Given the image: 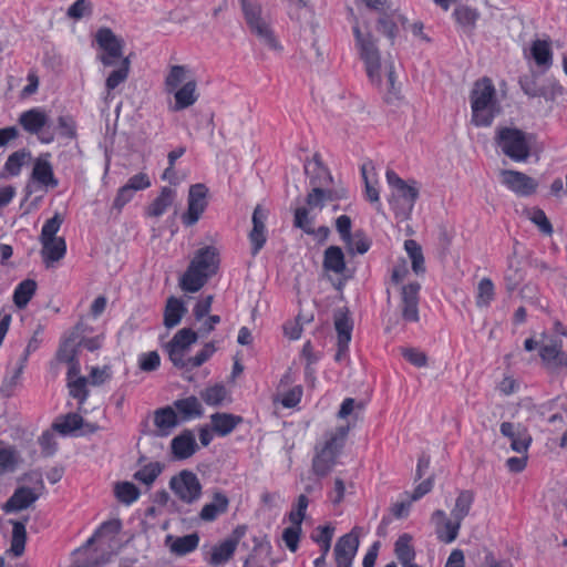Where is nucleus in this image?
<instances>
[{
  "mask_svg": "<svg viewBox=\"0 0 567 567\" xmlns=\"http://www.w3.org/2000/svg\"><path fill=\"white\" fill-rule=\"evenodd\" d=\"M80 326L78 324L72 332L62 341L56 352V358L61 362H70L78 360L79 348L81 347Z\"/></svg>",
  "mask_w": 567,
  "mask_h": 567,
  "instance_id": "21",
  "label": "nucleus"
},
{
  "mask_svg": "<svg viewBox=\"0 0 567 567\" xmlns=\"http://www.w3.org/2000/svg\"><path fill=\"white\" fill-rule=\"evenodd\" d=\"M161 364V358L157 351L143 353L140 357V369L145 372L157 370Z\"/></svg>",
  "mask_w": 567,
  "mask_h": 567,
  "instance_id": "64",
  "label": "nucleus"
},
{
  "mask_svg": "<svg viewBox=\"0 0 567 567\" xmlns=\"http://www.w3.org/2000/svg\"><path fill=\"white\" fill-rule=\"evenodd\" d=\"M95 40L103 54L99 55V60L104 66H113L117 59H123V49L125 42L117 37L110 28L103 27L96 31Z\"/></svg>",
  "mask_w": 567,
  "mask_h": 567,
  "instance_id": "5",
  "label": "nucleus"
},
{
  "mask_svg": "<svg viewBox=\"0 0 567 567\" xmlns=\"http://www.w3.org/2000/svg\"><path fill=\"white\" fill-rule=\"evenodd\" d=\"M530 54L538 66L549 68L551 65L553 53L549 41H534L530 48Z\"/></svg>",
  "mask_w": 567,
  "mask_h": 567,
  "instance_id": "39",
  "label": "nucleus"
},
{
  "mask_svg": "<svg viewBox=\"0 0 567 567\" xmlns=\"http://www.w3.org/2000/svg\"><path fill=\"white\" fill-rule=\"evenodd\" d=\"M456 21L465 28L473 29L476 20L478 19V12L475 9L468 7H458L454 10Z\"/></svg>",
  "mask_w": 567,
  "mask_h": 567,
  "instance_id": "57",
  "label": "nucleus"
},
{
  "mask_svg": "<svg viewBox=\"0 0 567 567\" xmlns=\"http://www.w3.org/2000/svg\"><path fill=\"white\" fill-rule=\"evenodd\" d=\"M62 223L63 218L60 214H55L52 218L48 219L42 227L40 241H51L53 238H58L56 233L59 231Z\"/></svg>",
  "mask_w": 567,
  "mask_h": 567,
  "instance_id": "58",
  "label": "nucleus"
},
{
  "mask_svg": "<svg viewBox=\"0 0 567 567\" xmlns=\"http://www.w3.org/2000/svg\"><path fill=\"white\" fill-rule=\"evenodd\" d=\"M207 194L208 188L204 184L198 183L189 187L187 210L182 215V221L185 226H193L199 220L208 205Z\"/></svg>",
  "mask_w": 567,
  "mask_h": 567,
  "instance_id": "8",
  "label": "nucleus"
},
{
  "mask_svg": "<svg viewBox=\"0 0 567 567\" xmlns=\"http://www.w3.org/2000/svg\"><path fill=\"white\" fill-rule=\"evenodd\" d=\"M249 30L267 48H269L271 50H280L281 49L267 19L260 23L254 24L252 27L249 28Z\"/></svg>",
  "mask_w": 567,
  "mask_h": 567,
  "instance_id": "37",
  "label": "nucleus"
},
{
  "mask_svg": "<svg viewBox=\"0 0 567 567\" xmlns=\"http://www.w3.org/2000/svg\"><path fill=\"white\" fill-rule=\"evenodd\" d=\"M377 30L384 34L391 41V44H393L398 35V25L394 12H383L377 21Z\"/></svg>",
  "mask_w": 567,
  "mask_h": 567,
  "instance_id": "50",
  "label": "nucleus"
},
{
  "mask_svg": "<svg viewBox=\"0 0 567 567\" xmlns=\"http://www.w3.org/2000/svg\"><path fill=\"white\" fill-rule=\"evenodd\" d=\"M39 495L34 491L27 486L18 487L10 498L3 504L2 509L6 513H17L30 507Z\"/></svg>",
  "mask_w": 567,
  "mask_h": 567,
  "instance_id": "16",
  "label": "nucleus"
},
{
  "mask_svg": "<svg viewBox=\"0 0 567 567\" xmlns=\"http://www.w3.org/2000/svg\"><path fill=\"white\" fill-rule=\"evenodd\" d=\"M186 66L173 65L165 79V86L168 93L174 92L186 80Z\"/></svg>",
  "mask_w": 567,
  "mask_h": 567,
  "instance_id": "55",
  "label": "nucleus"
},
{
  "mask_svg": "<svg viewBox=\"0 0 567 567\" xmlns=\"http://www.w3.org/2000/svg\"><path fill=\"white\" fill-rule=\"evenodd\" d=\"M312 219L308 217V209L306 207H298L295 210L293 225L302 229L308 235H313L315 229L311 227Z\"/></svg>",
  "mask_w": 567,
  "mask_h": 567,
  "instance_id": "62",
  "label": "nucleus"
},
{
  "mask_svg": "<svg viewBox=\"0 0 567 567\" xmlns=\"http://www.w3.org/2000/svg\"><path fill=\"white\" fill-rule=\"evenodd\" d=\"M30 157V153L25 150L17 151L9 155L2 172L0 173L1 178H6L7 175L18 176L21 172L23 164L27 158Z\"/></svg>",
  "mask_w": 567,
  "mask_h": 567,
  "instance_id": "40",
  "label": "nucleus"
},
{
  "mask_svg": "<svg viewBox=\"0 0 567 567\" xmlns=\"http://www.w3.org/2000/svg\"><path fill=\"white\" fill-rule=\"evenodd\" d=\"M175 196L176 193L174 189L163 187L161 194L148 206L147 214L153 217L162 216L173 204Z\"/></svg>",
  "mask_w": 567,
  "mask_h": 567,
  "instance_id": "35",
  "label": "nucleus"
},
{
  "mask_svg": "<svg viewBox=\"0 0 567 567\" xmlns=\"http://www.w3.org/2000/svg\"><path fill=\"white\" fill-rule=\"evenodd\" d=\"M86 383L87 379L85 377H78L75 380L68 382L70 395L76 399L80 405L84 404L89 396Z\"/></svg>",
  "mask_w": 567,
  "mask_h": 567,
  "instance_id": "56",
  "label": "nucleus"
},
{
  "mask_svg": "<svg viewBox=\"0 0 567 567\" xmlns=\"http://www.w3.org/2000/svg\"><path fill=\"white\" fill-rule=\"evenodd\" d=\"M130 58H123L118 68L113 70L106 79L105 86L109 91L116 89L121 83L126 81L130 73Z\"/></svg>",
  "mask_w": 567,
  "mask_h": 567,
  "instance_id": "46",
  "label": "nucleus"
},
{
  "mask_svg": "<svg viewBox=\"0 0 567 567\" xmlns=\"http://www.w3.org/2000/svg\"><path fill=\"white\" fill-rule=\"evenodd\" d=\"M235 550V540L225 539L219 545L213 547L209 564L213 566L225 564L234 556Z\"/></svg>",
  "mask_w": 567,
  "mask_h": 567,
  "instance_id": "42",
  "label": "nucleus"
},
{
  "mask_svg": "<svg viewBox=\"0 0 567 567\" xmlns=\"http://www.w3.org/2000/svg\"><path fill=\"white\" fill-rule=\"evenodd\" d=\"M305 174L309 177L310 184L319 187L328 186L333 184V177L321 161L318 153L313 155L311 161L305 163Z\"/></svg>",
  "mask_w": 567,
  "mask_h": 567,
  "instance_id": "15",
  "label": "nucleus"
},
{
  "mask_svg": "<svg viewBox=\"0 0 567 567\" xmlns=\"http://www.w3.org/2000/svg\"><path fill=\"white\" fill-rule=\"evenodd\" d=\"M525 279V272L522 269L520 261L515 254L507 260V268L504 274L505 288L511 296Z\"/></svg>",
  "mask_w": 567,
  "mask_h": 567,
  "instance_id": "24",
  "label": "nucleus"
},
{
  "mask_svg": "<svg viewBox=\"0 0 567 567\" xmlns=\"http://www.w3.org/2000/svg\"><path fill=\"white\" fill-rule=\"evenodd\" d=\"M189 266L207 274L208 277H213L219 268V252L217 248L214 246L199 248L190 260Z\"/></svg>",
  "mask_w": 567,
  "mask_h": 567,
  "instance_id": "13",
  "label": "nucleus"
},
{
  "mask_svg": "<svg viewBox=\"0 0 567 567\" xmlns=\"http://www.w3.org/2000/svg\"><path fill=\"white\" fill-rule=\"evenodd\" d=\"M461 520L447 519L440 527H436L437 538L446 544L454 542L461 528Z\"/></svg>",
  "mask_w": 567,
  "mask_h": 567,
  "instance_id": "52",
  "label": "nucleus"
},
{
  "mask_svg": "<svg viewBox=\"0 0 567 567\" xmlns=\"http://www.w3.org/2000/svg\"><path fill=\"white\" fill-rule=\"evenodd\" d=\"M32 178L38 183L54 188L58 186L59 182L54 177L52 165L49 161L43 158H38L34 163L32 169Z\"/></svg>",
  "mask_w": 567,
  "mask_h": 567,
  "instance_id": "32",
  "label": "nucleus"
},
{
  "mask_svg": "<svg viewBox=\"0 0 567 567\" xmlns=\"http://www.w3.org/2000/svg\"><path fill=\"white\" fill-rule=\"evenodd\" d=\"M171 489L178 498L187 504H192L200 497L202 484L195 473L184 470L169 481Z\"/></svg>",
  "mask_w": 567,
  "mask_h": 567,
  "instance_id": "7",
  "label": "nucleus"
},
{
  "mask_svg": "<svg viewBox=\"0 0 567 567\" xmlns=\"http://www.w3.org/2000/svg\"><path fill=\"white\" fill-rule=\"evenodd\" d=\"M239 2L248 28L266 20L262 16V7L257 0H239Z\"/></svg>",
  "mask_w": 567,
  "mask_h": 567,
  "instance_id": "45",
  "label": "nucleus"
},
{
  "mask_svg": "<svg viewBox=\"0 0 567 567\" xmlns=\"http://www.w3.org/2000/svg\"><path fill=\"white\" fill-rule=\"evenodd\" d=\"M495 142L502 152L515 162H525L530 155L529 136L519 128H497Z\"/></svg>",
  "mask_w": 567,
  "mask_h": 567,
  "instance_id": "4",
  "label": "nucleus"
},
{
  "mask_svg": "<svg viewBox=\"0 0 567 567\" xmlns=\"http://www.w3.org/2000/svg\"><path fill=\"white\" fill-rule=\"evenodd\" d=\"M92 13V3L89 0H76L68 9V17L71 19L80 20L84 16Z\"/></svg>",
  "mask_w": 567,
  "mask_h": 567,
  "instance_id": "60",
  "label": "nucleus"
},
{
  "mask_svg": "<svg viewBox=\"0 0 567 567\" xmlns=\"http://www.w3.org/2000/svg\"><path fill=\"white\" fill-rule=\"evenodd\" d=\"M198 445L190 430H184L171 442V450L174 458L186 460L195 454Z\"/></svg>",
  "mask_w": 567,
  "mask_h": 567,
  "instance_id": "17",
  "label": "nucleus"
},
{
  "mask_svg": "<svg viewBox=\"0 0 567 567\" xmlns=\"http://www.w3.org/2000/svg\"><path fill=\"white\" fill-rule=\"evenodd\" d=\"M216 351L213 342H208L204 348L195 355L185 360V371H192L194 368H198L204 364Z\"/></svg>",
  "mask_w": 567,
  "mask_h": 567,
  "instance_id": "53",
  "label": "nucleus"
},
{
  "mask_svg": "<svg viewBox=\"0 0 567 567\" xmlns=\"http://www.w3.org/2000/svg\"><path fill=\"white\" fill-rule=\"evenodd\" d=\"M187 313V307L185 302L177 297L171 296L166 300V305L163 313V324L167 329H173L178 326L183 317Z\"/></svg>",
  "mask_w": 567,
  "mask_h": 567,
  "instance_id": "18",
  "label": "nucleus"
},
{
  "mask_svg": "<svg viewBox=\"0 0 567 567\" xmlns=\"http://www.w3.org/2000/svg\"><path fill=\"white\" fill-rule=\"evenodd\" d=\"M386 182L393 188L390 198L395 215L401 218H408L413 210L414 204L419 197L417 183L414 179L403 181L395 172L386 171Z\"/></svg>",
  "mask_w": 567,
  "mask_h": 567,
  "instance_id": "3",
  "label": "nucleus"
},
{
  "mask_svg": "<svg viewBox=\"0 0 567 567\" xmlns=\"http://www.w3.org/2000/svg\"><path fill=\"white\" fill-rule=\"evenodd\" d=\"M48 117L40 109H31L23 112L19 117V123L24 131L31 134H38L47 124Z\"/></svg>",
  "mask_w": 567,
  "mask_h": 567,
  "instance_id": "31",
  "label": "nucleus"
},
{
  "mask_svg": "<svg viewBox=\"0 0 567 567\" xmlns=\"http://www.w3.org/2000/svg\"><path fill=\"white\" fill-rule=\"evenodd\" d=\"M173 408L181 414V421L200 417L204 413L203 406L195 395L174 401Z\"/></svg>",
  "mask_w": 567,
  "mask_h": 567,
  "instance_id": "27",
  "label": "nucleus"
},
{
  "mask_svg": "<svg viewBox=\"0 0 567 567\" xmlns=\"http://www.w3.org/2000/svg\"><path fill=\"white\" fill-rule=\"evenodd\" d=\"M198 338L199 333H196L190 328H183L174 334L172 340L165 346L168 358L174 367L178 369L185 367V355Z\"/></svg>",
  "mask_w": 567,
  "mask_h": 567,
  "instance_id": "6",
  "label": "nucleus"
},
{
  "mask_svg": "<svg viewBox=\"0 0 567 567\" xmlns=\"http://www.w3.org/2000/svg\"><path fill=\"white\" fill-rule=\"evenodd\" d=\"M212 427L219 436L230 434L243 422V417L230 413L216 412L210 415Z\"/></svg>",
  "mask_w": 567,
  "mask_h": 567,
  "instance_id": "26",
  "label": "nucleus"
},
{
  "mask_svg": "<svg viewBox=\"0 0 567 567\" xmlns=\"http://www.w3.org/2000/svg\"><path fill=\"white\" fill-rule=\"evenodd\" d=\"M210 277L188 265L186 271L179 278V287L185 292L199 291Z\"/></svg>",
  "mask_w": 567,
  "mask_h": 567,
  "instance_id": "25",
  "label": "nucleus"
},
{
  "mask_svg": "<svg viewBox=\"0 0 567 567\" xmlns=\"http://www.w3.org/2000/svg\"><path fill=\"white\" fill-rule=\"evenodd\" d=\"M386 90L384 93V102L392 106H399L403 100L400 83L396 81L394 65L392 62L385 65Z\"/></svg>",
  "mask_w": 567,
  "mask_h": 567,
  "instance_id": "30",
  "label": "nucleus"
},
{
  "mask_svg": "<svg viewBox=\"0 0 567 567\" xmlns=\"http://www.w3.org/2000/svg\"><path fill=\"white\" fill-rule=\"evenodd\" d=\"M494 284L489 278H483L478 282L476 305L477 307H487L494 299Z\"/></svg>",
  "mask_w": 567,
  "mask_h": 567,
  "instance_id": "54",
  "label": "nucleus"
},
{
  "mask_svg": "<svg viewBox=\"0 0 567 567\" xmlns=\"http://www.w3.org/2000/svg\"><path fill=\"white\" fill-rule=\"evenodd\" d=\"M29 520V516H24L20 520L10 519L9 523L12 525V537L10 550L16 557L23 555L27 543V530L25 525Z\"/></svg>",
  "mask_w": 567,
  "mask_h": 567,
  "instance_id": "28",
  "label": "nucleus"
},
{
  "mask_svg": "<svg viewBox=\"0 0 567 567\" xmlns=\"http://www.w3.org/2000/svg\"><path fill=\"white\" fill-rule=\"evenodd\" d=\"M37 290V282L33 279L21 281L13 292V302L19 309H24Z\"/></svg>",
  "mask_w": 567,
  "mask_h": 567,
  "instance_id": "38",
  "label": "nucleus"
},
{
  "mask_svg": "<svg viewBox=\"0 0 567 567\" xmlns=\"http://www.w3.org/2000/svg\"><path fill=\"white\" fill-rule=\"evenodd\" d=\"M197 83L195 80H189L183 86L174 91L175 104L173 111H182L192 106L198 99L196 93Z\"/></svg>",
  "mask_w": 567,
  "mask_h": 567,
  "instance_id": "23",
  "label": "nucleus"
},
{
  "mask_svg": "<svg viewBox=\"0 0 567 567\" xmlns=\"http://www.w3.org/2000/svg\"><path fill=\"white\" fill-rule=\"evenodd\" d=\"M470 100L472 123L478 127L492 125L495 116L501 112L492 80L486 76L477 80L471 91Z\"/></svg>",
  "mask_w": 567,
  "mask_h": 567,
  "instance_id": "1",
  "label": "nucleus"
},
{
  "mask_svg": "<svg viewBox=\"0 0 567 567\" xmlns=\"http://www.w3.org/2000/svg\"><path fill=\"white\" fill-rule=\"evenodd\" d=\"M502 176L503 184L519 196H529L536 192L537 182L522 172L505 169Z\"/></svg>",
  "mask_w": 567,
  "mask_h": 567,
  "instance_id": "11",
  "label": "nucleus"
},
{
  "mask_svg": "<svg viewBox=\"0 0 567 567\" xmlns=\"http://www.w3.org/2000/svg\"><path fill=\"white\" fill-rule=\"evenodd\" d=\"M323 268L327 271L341 274L346 269L344 254L339 246H330L324 250Z\"/></svg>",
  "mask_w": 567,
  "mask_h": 567,
  "instance_id": "34",
  "label": "nucleus"
},
{
  "mask_svg": "<svg viewBox=\"0 0 567 567\" xmlns=\"http://www.w3.org/2000/svg\"><path fill=\"white\" fill-rule=\"evenodd\" d=\"M164 465L161 462H151L142 466L133 475V478L140 483L151 486L162 474Z\"/></svg>",
  "mask_w": 567,
  "mask_h": 567,
  "instance_id": "44",
  "label": "nucleus"
},
{
  "mask_svg": "<svg viewBox=\"0 0 567 567\" xmlns=\"http://www.w3.org/2000/svg\"><path fill=\"white\" fill-rule=\"evenodd\" d=\"M229 499L221 492H215L213 495V501L208 504H205L199 513V517L205 522L215 520L220 514H224L228 511Z\"/></svg>",
  "mask_w": 567,
  "mask_h": 567,
  "instance_id": "22",
  "label": "nucleus"
},
{
  "mask_svg": "<svg viewBox=\"0 0 567 567\" xmlns=\"http://www.w3.org/2000/svg\"><path fill=\"white\" fill-rule=\"evenodd\" d=\"M412 537L409 534L401 535L395 542V555L402 565L412 563L415 553L410 545Z\"/></svg>",
  "mask_w": 567,
  "mask_h": 567,
  "instance_id": "51",
  "label": "nucleus"
},
{
  "mask_svg": "<svg viewBox=\"0 0 567 567\" xmlns=\"http://www.w3.org/2000/svg\"><path fill=\"white\" fill-rule=\"evenodd\" d=\"M154 424L158 429L157 435L167 436L179 424L177 413L173 406L161 408L154 413Z\"/></svg>",
  "mask_w": 567,
  "mask_h": 567,
  "instance_id": "20",
  "label": "nucleus"
},
{
  "mask_svg": "<svg viewBox=\"0 0 567 567\" xmlns=\"http://www.w3.org/2000/svg\"><path fill=\"white\" fill-rule=\"evenodd\" d=\"M349 426L342 425L330 434L323 445L316 446V454L312 460V471L317 476H327L337 463V458L344 446Z\"/></svg>",
  "mask_w": 567,
  "mask_h": 567,
  "instance_id": "2",
  "label": "nucleus"
},
{
  "mask_svg": "<svg viewBox=\"0 0 567 567\" xmlns=\"http://www.w3.org/2000/svg\"><path fill=\"white\" fill-rule=\"evenodd\" d=\"M334 328L338 334V343H349L351 341V334L353 330V322L349 316L347 308H340L336 310L334 316Z\"/></svg>",
  "mask_w": 567,
  "mask_h": 567,
  "instance_id": "29",
  "label": "nucleus"
},
{
  "mask_svg": "<svg viewBox=\"0 0 567 567\" xmlns=\"http://www.w3.org/2000/svg\"><path fill=\"white\" fill-rule=\"evenodd\" d=\"M344 244L350 255H363L370 249L371 239L365 235V233L362 229H358L355 230L354 234L351 235V240Z\"/></svg>",
  "mask_w": 567,
  "mask_h": 567,
  "instance_id": "49",
  "label": "nucleus"
},
{
  "mask_svg": "<svg viewBox=\"0 0 567 567\" xmlns=\"http://www.w3.org/2000/svg\"><path fill=\"white\" fill-rule=\"evenodd\" d=\"M355 532L357 528H353L336 543L333 549L336 567H352L360 544L359 535Z\"/></svg>",
  "mask_w": 567,
  "mask_h": 567,
  "instance_id": "9",
  "label": "nucleus"
},
{
  "mask_svg": "<svg viewBox=\"0 0 567 567\" xmlns=\"http://www.w3.org/2000/svg\"><path fill=\"white\" fill-rule=\"evenodd\" d=\"M227 396V389L221 383H216L200 391L202 400L210 406H219Z\"/></svg>",
  "mask_w": 567,
  "mask_h": 567,
  "instance_id": "47",
  "label": "nucleus"
},
{
  "mask_svg": "<svg viewBox=\"0 0 567 567\" xmlns=\"http://www.w3.org/2000/svg\"><path fill=\"white\" fill-rule=\"evenodd\" d=\"M421 285L416 281L402 286L401 288V313L404 321L417 322L419 315V292Z\"/></svg>",
  "mask_w": 567,
  "mask_h": 567,
  "instance_id": "10",
  "label": "nucleus"
},
{
  "mask_svg": "<svg viewBox=\"0 0 567 567\" xmlns=\"http://www.w3.org/2000/svg\"><path fill=\"white\" fill-rule=\"evenodd\" d=\"M199 536L197 533H192L182 537H174L167 535L165 538V545L169 547V550L176 556H185L194 551L198 547Z\"/></svg>",
  "mask_w": 567,
  "mask_h": 567,
  "instance_id": "19",
  "label": "nucleus"
},
{
  "mask_svg": "<svg viewBox=\"0 0 567 567\" xmlns=\"http://www.w3.org/2000/svg\"><path fill=\"white\" fill-rule=\"evenodd\" d=\"M301 535V525H293L284 529L282 539L290 551L295 553L298 549V544Z\"/></svg>",
  "mask_w": 567,
  "mask_h": 567,
  "instance_id": "59",
  "label": "nucleus"
},
{
  "mask_svg": "<svg viewBox=\"0 0 567 567\" xmlns=\"http://www.w3.org/2000/svg\"><path fill=\"white\" fill-rule=\"evenodd\" d=\"M473 502L474 494L472 491H461L451 512L452 518L462 522L468 515Z\"/></svg>",
  "mask_w": 567,
  "mask_h": 567,
  "instance_id": "43",
  "label": "nucleus"
},
{
  "mask_svg": "<svg viewBox=\"0 0 567 567\" xmlns=\"http://www.w3.org/2000/svg\"><path fill=\"white\" fill-rule=\"evenodd\" d=\"M268 216V212L261 207V205H257L254 209L251 221L252 228L249 233V239L251 241V254L256 256L260 249L265 246L267 236H266V219Z\"/></svg>",
  "mask_w": 567,
  "mask_h": 567,
  "instance_id": "14",
  "label": "nucleus"
},
{
  "mask_svg": "<svg viewBox=\"0 0 567 567\" xmlns=\"http://www.w3.org/2000/svg\"><path fill=\"white\" fill-rule=\"evenodd\" d=\"M56 128L59 134L65 138H75L76 136L75 121L70 115L59 116Z\"/></svg>",
  "mask_w": 567,
  "mask_h": 567,
  "instance_id": "61",
  "label": "nucleus"
},
{
  "mask_svg": "<svg viewBox=\"0 0 567 567\" xmlns=\"http://www.w3.org/2000/svg\"><path fill=\"white\" fill-rule=\"evenodd\" d=\"M530 220L539 228V230L543 234L548 235V236H550L553 234L554 229H553L551 223L547 218L544 210H542L539 208H534L532 212V215H530Z\"/></svg>",
  "mask_w": 567,
  "mask_h": 567,
  "instance_id": "63",
  "label": "nucleus"
},
{
  "mask_svg": "<svg viewBox=\"0 0 567 567\" xmlns=\"http://www.w3.org/2000/svg\"><path fill=\"white\" fill-rule=\"evenodd\" d=\"M41 254L47 266H49L50 262L59 261L66 252V244L63 237L53 238L51 241H41Z\"/></svg>",
  "mask_w": 567,
  "mask_h": 567,
  "instance_id": "33",
  "label": "nucleus"
},
{
  "mask_svg": "<svg viewBox=\"0 0 567 567\" xmlns=\"http://www.w3.org/2000/svg\"><path fill=\"white\" fill-rule=\"evenodd\" d=\"M404 249L411 259L412 270L416 276L425 274V261L422 247L413 239L404 241Z\"/></svg>",
  "mask_w": 567,
  "mask_h": 567,
  "instance_id": "36",
  "label": "nucleus"
},
{
  "mask_svg": "<svg viewBox=\"0 0 567 567\" xmlns=\"http://www.w3.org/2000/svg\"><path fill=\"white\" fill-rule=\"evenodd\" d=\"M114 493L117 499L125 505L134 503L141 495L137 486L127 481L116 483Z\"/></svg>",
  "mask_w": 567,
  "mask_h": 567,
  "instance_id": "48",
  "label": "nucleus"
},
{
  "mask_svg": "<svg viewBox=\"0 0 567 567\" xmlns=\"http://www.w3.org/2000/svg\"><path fill=\"white\" fill-rule=\"evenodd\" d=\"M83 417L78 413H68L61 421L52 424V429L63 436L72 434L74 431L82 429Z\"/></svg>",
  "mask_w": 567,
  "mask_h": 567,
  "instance_id": "41",
  "label": "nucleus"
},
{
  "mask_svg": "<svg viewBox=\"0 0 567 567\" xmlns=\"http://www.w3.org/2000/svg\"><path fill=\"white\" fill-rule=\"evenodd\" d=\"M360 55L365 63L367 73L373 83H380V55L378 48L371 34H367V40L358 44Z\"/></svg>",
  "mask_w": 567,
  "mask_h": 567,
  "instance_id": "12",
  "label": "nucleus"
}]
</instances>
